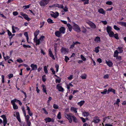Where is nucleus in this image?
Instances as JSON below:
<instances>
[{
	"label": "nucleus",
	"instance_id": "f257e3e1",
	"mask_svg": "<svg viewBox=\"0 0 126 126\" xmlns=\"http://www.w3.org/2000/svg\"><path fill=\"white\" fill-rule=\"evenodd\" d=\"M65 117L68 120L70 123H71L72 122V118L73 121L75 123H77L78 122L77 118L71 113H69L67 114L66 113H64Z\"/></svg>",
	"mask_w": 126,
	"mask_h": 126
},
{
	"label": "nucleus",
	"instance_id": "f03ea898",
	"mask_svg": "<svg viewBox=\"0 0 126 126\" xmlns=\"http://www.w3.org/2000/svg\"><path fill=\"white\" fill-rule=\"evenodd\" d=\"M73 29L74 31L78 32L81 31L80 27L77 24L75 23L74 24Z\"/></svg>",
	"mask_w": 126,
	"mask_h": 126
},
{
	"label": "nucleus",
	"instance_id": "7ed1b4c3",
	"mask_svg": "<svg viewBox=\"0 0 126 126\" xmlns=\"http://www.w3.org/2000/svg\"><path fill=\"white\" fill-rule=\"evenodd\" d=\"M111 116H108L105 117L103 119V122H106V123H110V122L112 121V119L110 118Z\"/></svg>",
	"mask_w": 126,
	"mask_h": 126
},
{
	"label": "nucleus",
	"instance_id": "20e7f679",
	"mask_svg": "<svg viewBox=\"0 0 126 126\" xmlns=\"http://www.w3.org/2000/svg\"><path fill=\"white\" fill-rule=\"evenodd\" d=\"M68 49L64 47H62L61 50V52L62 54H65L68 52Z\"/></svg>",
	"mask_w": 126,
	"mask_h": 126
},
{
	"label": "nucleus",
	"instance_id": "39448f33",
	"mask_svg": "<svg viewBox=\"0 0 126 126\" xmlns=\"http://www.w3.org/2000/svg\"><path fill=\"white\" fill-rule=\"evenodd\" d=\"M100 121V120L99 119V118L97 116H95L93 118V122H94V123H97Z\"/></svg>",
	"mask_w": 126,
	"mask_h": 126
},
{
	"label": "nucleus",
	"instance_id": "423d86ee",
	"mask_svg": "<svg viewBox=\"0 0 126 126\" xmlns=\"http://www.w3.org/2000/svg\"><path fill=\"white\" fill-rule=\"evenodd\" d=\"M1 117L2 118L3 120V125L4 126H5L6 124L7 123V119L5 115H3L1 116Z\"/></svg>",
	"mask_w": 126,
	"mask_h": 126
},
{
	"label": "nucleus",
	"instance_id": "0eeeda50",
	"mask_svg": "<svg viewBox=\"0 0 126 126\" xmlns=\"http://www.w3.org/2000/svg\"><path fill=\"white\" fill-rule=\"evenodd\" d=\"M56 88L59 91L63 92L64 91V89L60 85V84H58L56 85Z\"/></svg>",
	"mask_w": 126,
	"mask_h": 126
},
{
	"label": "nucleus",
	"instance_id": "6e6552de",
	"mask_svg": "<svg viewBox=\"0 0 126 126\" xmlns=\"http://www.w3.org/2000/svg\"><path fill=\"white\" fill-rule=\"evenodd\" d=\"M20 14L21 16H23L24 18L26 19L28 21H29L30 20V19L27 15L25 14L22 12H21L20 13Z\"/></svg>",
	"mask_w": 126,
	"mask_h": 126
},
{
	"label": "nucleus",
	"instance_id": "1a4fd4ad",
	"mask_svg": "<svg viewBox=\"0 0 126 126\" xmlns=\"http://www.w3.org/2000/svg\"><path fill=\"white\" fill-rule=\"evenodd\" d=\"M12 32L13 33H15L16 32V31L15 30H16L17 31H18L19 30V29L17 27H15L13 26L12 27Z\"/></svg>",
	"mask_w": 126,
	"mask_h": 126
},
{
	"label": "nucleus",
	"instance_id": "9d476101",
	"mask_svg": "<svg viewBox=\"0 0 126 126\" xmlns=\"http://www.w3.org/2000/svg\"><path fill=\"white\" fill-rule=\"evenodd\" d=\"M50 15L52 17L56 18L59 16V13L58 12H56L55 13H54L52 12V13Z\"/></svg>",
	"mask_w": 126,
	"mask_h": 126
},
{
	"label": "nucleus",
	"instance_id": "9b49d317",
	"mask_svg": "<svg viewBox=\"0 0 126 126\" xmlns=\"http://www.w3.org/2000/svg\"><path fill=\"white\" fill-rule=\"evenodd\" d=\"M31 67L32 68V70H35L37 69V66L36 64H32L31 65Z\"/></svg>",
	"mask_w": 126,
	"mask_h": 126
},
{
	"label": "nucleus",
	"instance_id": "f8f14e48",
	"mask_svg": "<svg viewBox=\"0 0 126 126\" xmlns=\"http://www.w3.org/2000/svg\"><path fill=\"white\" fill-rule=\"evenodd\" d=\"M49 54V56L51 57L53 59L55 60V58L54 57V56L53 55L52 51L50 49H49L48 50Z\"/></svg>",
	"mask_w": 126,
	"mask_h": 126
},
{
	"label": "nucleus",
	"instance_id": "ddd939ff",
	"mask_svg": "<svg viewBox=\"0 0 126 126\" xmlns=\"http://www.w3.org/2000/svg\"><path fill=\"white\" fill-rule=\"evenodd\" d=\"M98 12L100 13H101L103 15H105L106 14L105 11L102 8L98 9Z\"/></svg>",
	"mask_w": 126,
	"mask_h": 126
},
{
	"label": "nucleus",
	"instance_id": "4468645a",
	"mask_svg": "<svg viewBox=\"0 0 126 126\" xmlns=\"http://www.w3.org/2000/svg\"><path fill=\"white\" fill-rule=\"evenodd\" d=\"M65 29L63 27H61L59 29V30L61 33L64 34L65 32Z\"/></svg>",
	"mask_w": 126,
	"mask_h": 126
},
{
	"label": "nucleus",
	"instance_id": "2eb2a0df",
	"mask_svg": "<svg viewBox=\"0 0 126 126\" xmlns=\"http://www.w3.org/2000/svg\"><path fill=\"white\" fill-rule=\"evenodd\" d=\"M78 109L77 108H74L73 107H72L71 108L70 110L72 112H73L75 113H77V110Z\"/></svg>",
	"mask_w": 126,
	"mask_h": 126
},
{
	"label": "nucleus",
	"instance_id": "dca6fc26",
	"mask_svg": "<svg viewBox=\"0 0 126 126\" xmlns=\"http://www.w3.org/2000/svg\"><path fill=\"white\" fill-rule=\"evenodd\" d=\"M44 120L46 123L50 122H54V120H52L51 119V118L49 117H47Z\"/></svg>",
	"mask_w": 126,
	"mask_h": 126
},
{
	"label": "nucleus",
	"instance_id": "f3484780",
	"mask_svg": "<svg viewBox=\"0 0 126 126\" xmlns=\"http://www.w3.org/2000/svg\"><path fill=\"white\" fill-rule=\"evenodd\" d=\"M34 41L36 43V45H39L40 44V41L39 39H37V38H34L33 39Z\"/></svg>",
	"mask_w": 126,
	"mask_h": 126
},
{
	"label": "nucleus",
	"instance_id": "a211bd4d",
	"mask_svg": "<svg viewBox=\"0 0 126 126\" xmlns=\"http://www.w3.org/2000/svg\"><path fill=\"white\" fill-rule=\"evenodd\" d=\"M107 31L108 33L112 32V28L111 27L109 26H108L106 28Z\"/></svg>",
	"mask_w": 126,
	"mask_h": 126
},
{
	"label": "nucleus",
	"instance_id": "6ab92c4d",
	"mask_svg": "<svg viewBox=\"0 0 126 126\" xmlns=\"http://www.w3.org/2000/svg\"><path fill=\"white\" fill-rule=\"evenodd\" d=\"M61 33L60 31H56L55 33V35L58 37L61 36Z\"/></svg>",
	"mask_w": 126,
	"mask_h": 126
},
{
	"label": "nucleus",
	"instance_id": "aec40b11",
	"mask_svg": "<svg viewBox=\"0 0 126 126\" xmlns=\"http://www.w3.org/2000/svg\"><path fill=\"white\" fill-rule=\"evenodd\" d=\"M26 107L27 108L26 110L28 111V114L30 116H32V115L33 114L31 112L29 107L28 106H27Z\"/></svg>",
	"mask_w": 126,
	"mask_h": 126
},
{
	"label": "nucleus",
	"instance_id": "412c9836",
	"mask_svg": "<svg viewBox=\"0 0 126 126\" xmlns=\"http://www.w3.org/2000/svg\"><path fill=\"white\" fill-rule=\"evenodd\" d=\"M16 115L17 119L19 122H20L21 120L19 114L18 112H16Z\"/></svg>",
	"mask_w": 126,
	"mask_h": 126
},
{
	"label": "nucleus",
	"instance_id": "4be33fe9",
	"mask_svg": "<svg viewBox=\"0 0 126 126\" xmlns=\"http://www.w3.org/2000/svg\"><path fill=\"white\" fill-rule=\"evenodd\" d=\"M94 41L96 43H99L100 41V37L98 36L96 37L94 39Z\"/></svg>",
	"mask_w": 126,
	"mask_h": 126
},
{
	"label": "nucleus",
	"instance_id": "5701e85b",
	"mask_svg": "<svg viewBox=\"0 0 126 126\" xmlns=\"http://www.w3.org/2000/svg\"><path fill=\"white\" fill-rule=\"evenodd\" d=\"M106 63L110 67H111L113 64V63L112 62L110 61L108 62L106 61Z\"/></svg>",
	"mask_w": 126,
	"mask_h": 126
},
{
	"label": "nucleus",
	"instance_id": "b1692460",
	"mask_svg": "<svg viewBox=\"0 0 126 126\" xmlns=\"http://www.w3.org/2000/svg\"><path fill=\"white\" fill-rule=\"evenodd\" d=\"M118 23L122 26H123L126 27V22L121 21L118 22Z\"/></svg>",
	"mask_w": 126,
	"mask_h": 126
},
{
	"label": "nucleus",
	"instance_id": "393cba45",
	"mask_svg": "<svg viewBox=\"0 0 126 126\" xmlns=\"http://www.w3.org/2000/svg\"><path fill=\"white\" fill-rule=\"evenodd\" d=\"M39 31L38 30H37L36 32L34 33V38H37V36L39 34Z\"/></svg>",
	"mask_w": 126,
	"mask_h": 126
},
{
	"label": "nucleus",
	"instance_id": "a878e982",
	"mask_svg": "<svg viewBox=\"0 0 126 126\" xmlns=\"http://www.w3.org/2000/svg\"><path fill=\"white\" fill-rule=\"evenodd\" d=\"M89 25L92 28H96V26L95 24L92 22H90Z\"/></svg>",
	"mask_w": 126,
	"mask_h": 126
},
{
	"label": "nucleus",
	"instance_id": "bb28decb",
	"mask_svg": "<svg viewBox=\"0 0 126 126\" xmlns=\"http://www.w3.org/2000/svg\"><path fill=\"white\" fill-rule=\"evenodd\" d=\"M82 113L84 117H87L89 115V113L88 112L85 111L84 112L82 111Z\"/></svg>",
	"mask_w": 126,
	"mask_h": 126
},
{
	"label": "nucleus",
	"instance_id": "cd10ccee",
	"mask_svg": "<svg viewBox=\"0 0 126 126\" xmlns=\"http://www.w3.org/2000/svg\"><path fill=\"white\" fill-rule=\"evenodd\" d=\"M123 47H119L117 49L119 51V53H121L123 52Z\"/></svg>",
	"mask_w": 126,
	"mask_h": 126
},
{
	"label": "nucleus",
	"instance_id": "c85d7f7f",
	"mask_svg": "<svg viewBox=\"0 0 126 126\" xmlns=\"http://www.w3.org/2000/svg\"><path fill=\"white\" fill-rule=\"evenodd\" d=\"M24 35L26 37L27 41L29 43V42H28V40L29 39V37L28 35V34L27 32H25L24 33Z\"/></svg>",
	"mask_w": 126,
	"mask_h": 126
},
{
	"label": "nucleus",
	"instance_id": "c756f323",
	"mask_svg": "<svg viewBox=\"0 0 126 126\" xmlns=\"http://www.w3.org/2000/svg\"><path fill=\"white\" fill-rule=\"evenodd\" d=\"M119 53L117 50H115L114 52L113 56L114 57H115L118 55Z\"/></svg>",
	"mask_w": 126,
	"mask_h": 126
},
{
	"label": "nucleus",
	"instance_id": "7c9ffc66",
	"mask_svg": "<svg viewBox=\"0 0 126 126\" xmlns=\"http://www.w3.org/2000/svg\"><path fill=\"white\" fill-rule=\"evenodd\" d=\"M41 86L43 88V90L44 92L46 93V94H47L46 88L45 86L44 85H42Z\"/></svg>",
	"mask_w": 126,
	"mask_h": 126
},
{
	"label": "nucleus",
	"instance_id": "2f4dec72",
	"mask_svg": "<svg viewBox=\"0 0 126 126\" xmlns=\"http://www.w3.org/2000/svg\"><path fill=\"white\" fill-rule=\"evenodd\" d=\"M67 26L68 27L69 31L71 32L72 28L71 25L69 24H67Z\"/></svg>",
	"mask_w": 126,
	"mask_h": 126
},
{
	"label": "nucleus",
	"instance_id": "473e14b6",
	"mask_svg": "<svg viewBox=\"0 0 126 126\" xmlns=\"http://www.w3.org/2000/svg\"><path fill=\"white\" fill-rule=\"evenodd\" d=\"M85 101L84 100L81 101L79 102L78 103V104L80 106H81L84 103Z\"/></svg>",
	"mask_w": 126,
	"mask_h": 126
},
{
	"label": "nucleus",
	"instance_id": "72a5a7b5",
	"mask_svg": "<svg viewBox=\"0 0 126 126\" xmlns=\"http://www.w3.org/2000/svg\"><path fill=\"white\" fill-rule=\"evenodd\" d=\"M87 77V75L85 74H82L80 76L81 78L82 79H86Z\"/></svg>",
	"mask_w": 126,
	"mask_h": 126
},
{
	"label": "nucleus",
	"instance_id": "f704fd0d",
	"mask_svg": "<svg viewBox=\"0 0 126 126\" xmlns=\"http://www.w3.org/2000/svg\"><path fill=\"white\" fill-rule=\"evenodd\" d=\"M108 33L109 34L110 37H112L113 36L114 33L112 31L111 32Z\"/></svg>",
	"mask_w": 126,
	"mask_h": 126
},
{
	"label": "nucleus",
	"instance_id": "c9c22d12",
	"mask_svg": "<svg viewBox=\"0 0 126 126\" xmlns=\"http://www.w3.org/2000/svg\"><path fill=\"white\" fill-rule=\"evenodd\" d=\"M81 1L83 2L84 5L87 4L89 3V0H81Z\"/></svg>",
	"mask_w": 126,
	"mask_h": 126
},
{
	"label": "nucleus",
	"instance_id": "e433bc0d",
	"mask_svg": "<svg viewBox=\"0 0 126 126\" xmlns=\"http://www.w3.org/2000/svg\"><path fill=\"white\" fill-rule=\"evenodd\" d=\"M108 91H110V92H112L114 94H115V90L110 87L109 88Z\"/></svg>",
	"mask_w": 126,
	"mask_h": 126
},
{
	"label": "nucleus",
	"instance_id": "4c0bfd02",
	"mask_svg": "<svg viewBox=\"0 0 126 126\" xmlns=\"http://www.w3.org/2000/svg\"><path fill=\"white\" fill-rule=\"evenodd\" d=\"M13 105V108L15 110L17 109H18V106L16 104H12Z\"/></svg>",
	"mask_w": 126,
	"mask_h": 126
},
{
	"label": "nucleus",
	"instance_id": "58836bf2",
	"mask_svg": "<svg viewBox=\"0 0 126 126\" xmlns=\"http://www.w3.org/2000/svg\"><path fill=\"white\" fill-rule=\"evenodd\" d=\"M57 118L59 119H60L61 118V114L60 112H59L57 115Z\"/></svg>",
	"mask_w": 126,
	"mask_h": 126
},
{
	"label": "nucleus",
	"instance_id": "ea45409f",
	"mask_svg": "<svg viewBox=\"0 0 126 126\" xmlns=\"http://www.w3.org/2000/svg\"><path fill=\"white\" fill-rule=\"evenodd\" d=\"M63 11H65V12H67L68 11V8L67 7L66 5H65L64 6V8H63Z\"/></svg>",
	"mask_w": 126,
	"mask_h": 126
},
{
	"label": "nucleus",
	"instance_id": "a19ab883",
	"mask_svg": "<svg viewBox=\"0 0 126 126\" xmlns=\"http://www.w3.org/2000/svg\"><path fill=\"white\" fill-rule=\"evenodd\" d=\"M47 22L49 23H53V20L50 18H48L47 20Z\"/></svg>",
	"mask_w": 126,
	"mask_h": 126
},
{
	"label": "nucleus",
	"instance_id": "79ce46f5",
	"mask_svg": "<svg viewBox=\"0 0 126 126\" xmlns=\"http://www.w3.org/2000/svg\"><path fill=\"white\" fill-rule=\"evenodd\" d=\"M113 28L114 29L117 31H119L120 30V29L115 25L114 26Z\"/></svg>",
	"mask_w": 126,
	"mask_h": 126
},
{
	"label": "nucleus",
	"instance_id": "37998d69",
	"mask_svg": "<svg viewBox=\"0 0 126 126\" xmlns=\"http://www.w3.org/2000/svg\"><path fill=\"white\" fill-rule=\"evenodd\" d=\"M44 70L46 74H47L48 73V71L47 69V67L46 66H45L44 67Z\"/></svg>",
	"mask_w": 126,
	"mask_h": 126
},
{
	"label": "nucleus",
	"instance_id": "c03bdc74",
	"mask_svg": "<svg viewBox=\"0 0 126 126\" xmlns=\"http://www.w3.org/2000/svg\"><path fill=\"white\" fill-rule=\"evenodd\" d=\"M107 90L106 89H105L102 92H101V94H106L107 93Z\"/></svg>",
	"mask_w": 126,
	"mask_h": 126
},
{
	"label": "nucleus",
	"instance_id": "a18cd8bd",
	"mask_svg": "<svg viewBox=\"0 0 126 126\" xmlns=\"http://www.w3.org/2000/svg\"><path fill=\"white\" fill-rule=\"evenodd\" d=\"M17 100H17L16 99H14L13 100H12L11 101V103L12 104H15V102H17Z\"/></svg>",
	"mask_w": 126,
	"mask_h": 126
},
{
	"label": "nucleus",
	"instance_id": "49530a36",
	"mask_svg": "<svg viewBox=\"0 0 126 126\" xmlns=\"http://www.w3.org/2000/svg\"><path fill=\"white\" fill-rule=\"evenodd\" d=\"M99 47H96L95 48V51H94L96 53H97L99 52Z\"/></svg>",
	"mask_w": 126,
	"mask_h": 126
},
{
	"label": "nucleus",
	"instance_id": "de8ad7c7",
	"mask_svg": "<svg viewBox=\"0 0 126 126\" xmlns=\"http://www.w3.org/2000/svg\"><path fill=\"white\" fill-rule=\"evenodd\" d=\"M55 67L56 69V72H58V71L59 66L57 64L55 65Z\"/></svg>",
	"mask_w": 126,
	"mask_h": 126
},
{
	"label": "nucleus",
	"instance_id": "09e8293b",
	"mask_svg": "<svg viewBox=\"0 0 126 126\" xmlns=\"http://www.w3.org/2000/svg\"><path fill=\"white\" fill-rule=\"evenodd\" d=\"M113 36H114L115 38L116 39H118L119 38L118 36V35L117 33H116L115 34H114Z\"/></svg>",
	"mask_w": 126,
	"mask_h": 126
},
{
	"label": "nucleus",
	"instance_id": "8fccbe9b",
	"mask_svg": "<svg viewBox=\"0 0 126 126\" xmlns=\"http://www.w3.org/2000/svg\"><path fill=\"white\" fill-rule=\"evenodd\" d=\"M53 108L55 109H58V106L56 104H54L53 105Z\"/></svg>",
	"mask_w": 126,
	"mask_h": 126
},
{
	"label": "nucleus",
	"instance_id": "3c124183",
	"mask_svg": "<svg viewBox=\"0 0 126 126\" xmlns=\"http://www.w3.org/2000/svg\"><path fill=\"white\" fill-rule=\"evenodd\" d=\"M120 102V99L119 98L117 99L116 101V104L118 105V106H119V104Z\"/></svg>",
	"mask_w": 126,
	"mask_h": 126
},
{
	"label": "nucleus",
	"instance_id": "603ef678",
	"mask_svg": "<svg viewBox=\"0 0 126 126\" xmlns=\"http://www.w3.org/2000/svg\"><path fill=\"white\" fill-rule=\"evenodd\" d=\"M80 57L82 60L83 61H85L86 60V58H85L82 55H80Z\"/></svg>",
	"mask_w": 126,
	"mask_h": 126
},
{
	"label": "nucleus",
	"instance_id": "864d4df0",
	"mask_svg": "<svg viewBox=\"0 0 126 126\" xmlns=\"http://www.w3.org/2000/svg\"><path fill=\"white\" fill-rule=\"evenodd\" d=\"M17 61L19 63H21L23 62V61L21 58H19L17 59Z\"/></svg>",
	"mask_w": 126,
	"mask_h": 126
},
{
	"label": "nucleus",
	"instance_id": "5fc2aeb1",
	"mask_svg": "<svg viewBox=\"0 0 126 126\" xmlns=\"http://www.w3.org/2000/svg\"><path fill=\"white\" fill-rule=\"evenodd\" d=\"M45 38V36H42L39 39L40 41H42Z\"/></svg>",
	"mask_w": 126,
	"mask_h": 126
},
{
	"label": "nucleus",
	"instance_id": "6e6d98bb",
	"mask_svg": "<svg viewBox=\"0 0 126 126\" xmlns=\"http://www.w3.org/2000/svg\"><path fill=\"white\" fill-rule=\"evenodd\" d=\"M65 58L64 59V60L66 62H67L68 60H69V58L67 57L66 56H65Z\"/></svg>",
	"mask_w": 126,
	"mask_h": 126
},
{
	"label": "nucleus",
	"instance_id": "4d7b16f0",
	"mask_svg": "<svg viewBox=\"0 0 126 126\" xmlns=\"http://www.w3.org/2000/svg\"><path fill=\"white\" fill-rule=\"evenodd\" d=\"M58 7L59 8L61 9H63L64 7L63 5L59 4H58Z\"/></svg>",
	"mask_w": 126,
	"mask_h": 126
},
{
	"label": "nucleus",
	"instance_id": "13d9d810",
	"mask_svg": "<svg viewBox=\"0 0 126 126\" xmlns=\"http://www.w3.org/2000/svg\"><path fill=\"white\" fill-rule=\"evenodd\" d=\"M106 4H107L110 5L112 4V3L111 1H107L106 2Z\"/></svg>",
	"mask_w": 126,
	"mask_h": 126
},
{
	"label": "nucleus",
	"instance_id": "bf43d9fd",
	"mask_svg": "<svg viewBox=\"0 0 126 126\" xmlns=\"http://www.w3.org/2000/svg\"><path fill=\"white\" fill-rule=\"evenodd\" d=\"M45 77V75H44L42 77V80L44 82H45L46 80Z\"/></svg>",
	"mask_w": 126,
	"mask_h": 126
},
{
	"label": "nucleus",
	"instance_id": "052dcab7",
	"mask_svg": "<svg viewBox=\"0 0 126 126\" xmlns=\"http://www.w3.org/2000/svg\"><path fill=\"white\" fill-rule=\"evenodd\" d=\"M23 46L24 48L28 47L29 48H31V46H30L26 45L25 44L23 45Z\"/></svg>",
	"mask_w": 126,
	"mask_h": 126
},
{
	"label": "nucleus",
	"instance_id": "680f3d73",
	"mask_svg": "<svg viewBox=\"0 0 126 126\" xmlns=\"http://www.w3.org/2000/svg\"><path fill=\"white\" fill-rule=\"evenodd\" d=\"M116 59H118V60H121V57L120 56H118L116 57Z\"/></svg>",
	"mask_w": 126,
	"mask_h": 126
},
{
	"label": "nucleus",
	"instance_id": "e2e57ef3",
	"mask_svg": "<svg viewBox=\"0 0 126 126\" xmlns=\"http://www.w3.org/2000/svg\"><path fill=\"white\" fill-rule=\"evenodd\" d=\"M75 45L74 44V42H73L72 44L70 46V48H73L74 47Z\"/></svg>",
	"mask_w": 126,
	"mask_h": 126
},
{
	"label": "nucleus",
	"instance_id": "0e129e2a",
	"mask_svg": "<svg viewBox=\"0 0 126 126\" xmlns=\"http://www.w3.org/2000/svg\"><path fill=\"white\" fill-rule=\"evenodd\" d=\"M52 97L51 96H49L48 98V100L47 103H49L50 101L52 100Z\"/></svg>",
	"mask_w": 126,
	"mask_h": 126
},
{
	"label": "nucleus",
	"instance_id": "69168bd1",
	"mask_svg": "<svg viewBox=\"0 0 126 126\" xmlns=\"http://www.w3.org/2000/svg\"><path fill=\"white\" fill-rule=\"evenodd\" d=\"M18 13L17 12L15 11L13 12V14L14 16H16L18 15Z\"/></svg>",
	"mask_w": 126,
	"mask_h": 126
},
{
	"label": "nucleus",
	"instance_id": "338daca9",
	"mask_svg": "<svg viewBox=\"0 0 126 126\" xmlns=\"http://www.w3.org/2000/svg\"><path fill=\"white\" fill-rule=\"evenodd\" d=\"M109 76L108 74H106L104 75V78L105 79H108L109 78Z\"/></svg>",
	"mask_w": 126,
	"mask_h": 126
},
{
	"label": "nucleus",
	"instance_id": "774afa93",
	"mask_svg": "<svg viewBox=\"0 0 126 126\" xmlns=\"http://www.w3.org/2000/svg\"><path fill=\"white\" fill-rule=\"evenodd\" d=\"M27 124L28 126H30L31 123L29 120L26 121Z\"/></svg>",
	"mask_w": 126,
	"mask_h": 126
}]
</instances>
